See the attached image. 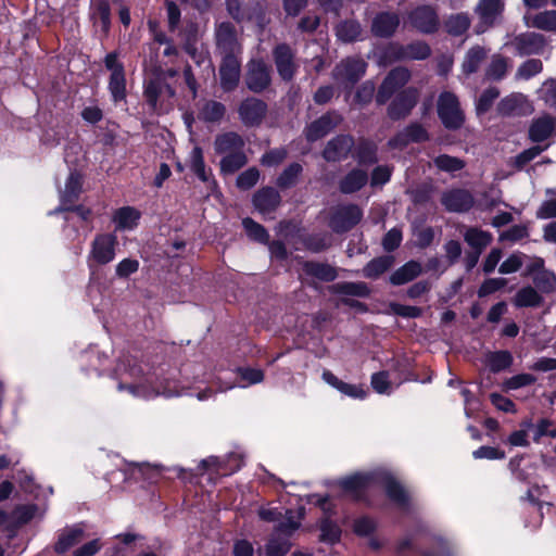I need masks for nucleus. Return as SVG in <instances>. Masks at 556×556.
I'll return each instance as SVG.
<instances>
[{
    "label": "nucleus",
    "instance_id": "obj_1",
    "mask_svg": "<svg viewBox=\"0 0 556 556\" xmlns=\"http://www.w3.org/2000/svg\"><path fill=\"white\" fill-rule=\"evenodd\" d=\"M438 114L446 128L456 129L464 123V114L455 94L443 92L438 101Z\"/></svg>",
    "mask_w": 556,
    "mask_h": 556
},
{
    "label": "nucleus",
    "instance_id": "obj_2",
    "mask_svg": "<svg viewBox=\"0 0 556 556\" xmlns=\"http://www.w3.org/2000/svg\"><path fill=\"white\" fill-rule=\"evenodd\" d=\"M117 245V239L114 235L103 233L98 235L92 243L88 255L89 266L105 265L112 262L115 257V248Z\"/></svg>",
    "mask_w": 556,
    "mask_h": 556
},
{
    "label": "nucleus",
    "instance_id": "obj_3",
    "mask_svg": "<svg viewBox=\"0 0 556 556\" xmlns=\"http://www.w3.org/2000/svg\"><path fill=\"white\" fill-rule=\"evenodd\" d=\"M410 78V73L404 67H396L392 70L383 79L378 93L377 102L386 103L400 88L405 86Z\"/></svg>",
    "mask_w": 556,
    "mask_h": 556
},
{
    "label": "nucleus",
    "instance_id": "obj_4",
    "mask_svg": "<svg viewBox=\"0 0 556 556\" xmlns=\"http://www.w3.org/2000/svg\"><path fill=\"white\" fill-rule=\"evenodd\" d=\"M410 78V73L404 67H396L392 70L383 79L378 93L377 102L386 103L400 88L405 86Z\"/></svg>",
    "mask_w": 556,
    "mask_h": 556
},
{
    "label": "nucleus",
    "instance_id": "obj_5",
    "mask_svg": "<svg viewBox=\"0 0 556 556\" xmlns=\"http://www.w3.org/2000/svg\"><path fill=\"white\" fill-rule=\"evenodd\" d=\"M366 64L361 59H346L334 70V79L343 86H352L365 74Z\"/></svg>",
    "mask_w": 556,
    "mask_h": 556
},
{
    "label": "nucleus",
    "instance_id": "obj_6",
    "mask_svg": "<svg viewBox=\"0 0 556 556\" xmlns=\"http://www.w3.org/2000/svg\"><path fill=\"white\" fill-rule=\"evenodd\" d=\"M105 66L111 71L110 90L115 101L125 98L126 81L124 67L118 62L115 53H110L105 58Z\"/></svg>",
    "mask_w": 556,
    "mask_h": 556
},
{
    "label": "nucleus",
    "instance_id": "obj_7",
    "mask_svg": "<svg viewBox=\"0 0 556 556\" xmlns=\"http://www.w3.org/2000/svg\"><path fill=\"white\" fill-rule=\"evenodd\" d=\"M419 92L416 88L409 87L400 92L389 106L388 114L392 119H400L409 114L416 105Z\"/></svg>",
    "mask_w": 556,
    "mask_h": 556
},
{
    "label": "nucleus",
    "instance_id": "obj_8",
    "mask_svg": "<svg viewBox=\"0 0 556 556\" xmlns=\"http://www.w3.org/2000/svg\"><path fill=\"white\" fill-rule=\"evenodd\" d=\"M220 84L224 90L230 91L239 83L240 62L235 54L223 55V62L219 68Z\"/></svg>",
    "mask_w": 556,
    "mask_h": 556
},
{
    "label": "nucleus",
    "instance_id": "obj_9",
    "mask_svg": "<svg viewBox=\"0 0 556 556\" xmlns=\"http://www.w3.org/2000/svg\"><path fill=\"white\" fill-rule=\"evenodd\" d=\"M497 111L501 115H525L532 112V106L522 93H511L500 101Z\"/></svg>",
    "mask_w": 556,
    "mask_h": 556
},
{
    "label": "nucleus",
    "instance_id": "obj_10",
    "mask_svg": "<svg viewBox=\"0 0 556 556\" xmlns=\"http://www.w3.org/2000/svg\"><path fill=\"white\" fill-rule=\"evenodd\" d=\"M505 46H511L520 55L540 53L544 47V39L535 33H527L516 36L513 40L507 41Z\"/></svg>",
    "mask_w": 556,
    "mask_h": 556
},
{
    "label": "nucleus",
    "instance_id": "obj_11",
    "mask_svg": "<svg viewBox=\"0 0 556 556\" xmlns=\"http://www.w3.org/2000/svg\"><path fill=\"white\" fill-rule=\"evenodd\" d=\"M239 115L247 126L258 125L266 114V104L255 98L244 100L239 106Z\"/></svg>",
    "mask_w": 556,
    "mask_h": 556
},
{
    "label": "nucleus",
    "instance_id": "obj_12",
    "mask_svg": "<svg viewBox=\"0 0 556 556\" xmlns=\"http://www.w3.org/2000/svg\"><path fill=\"white\" fill-rule=\"evenodd\" d=\"M118 389H127L132 396L143 400H151L159 395H162L164 397H173L179 395V392L176 389L169 387V382H166V384L161 389L153 388L148 383H140L127 387L121 383L118 386Z\"/></svg>",
    "mask_w": 556,
    "mask_h": 556
},
{
    "label": "nucleus",
    "instance_id": "obj_13",
    "mask_svg": "<svg viewBox=\"0 0 556 556\" xmlns=\"http://www.w3.org/2000/svg\"><path fill=\"white\" fill-rule=\"evenodd\" d=\"M216 39L222 55H237L240 52L237 33L230 23H222L218 25L216 30Z\"/></svg>",
    "mask_w": 556,
    "mask_h": 556
},
{
    "label": "nucleus",
    "instance_id": "obj_14",
    "mask_svg": "<svg viewBox=\"0 0 556 556\" xmlns=\"http://www.w3.org/2000/svg\"><path fill=\"white\" fill-rule=\"evenodd\" d=\"M270 83L269 70L267 65L260 60L252 61L249 65L247 75V85L254 92L265 89Z\"/></svg>",
    "mask_w": 556,
    "mask_h": 556
},
{
    "label": "nucleus",
    "instance_id": "obj_15",
    "mask_svg": "<svg viewBox=\"0 0 556 556\" xmlns=\"http://www.w3.org/2000/svg\"><path fill=\"white\" fill-rule=\"evenodd\" d=\"M409 20L413 26L422 33H432L439 25L434 9L428 5L414 10L409 15Z\"/></svg>",
    "mask_w": 556,
    "mask_h": 556
},
{
    "label": "nucleus",
    "instance_id": "obj_16",
    "mask_svg": "<svg viewBox=\"0 0 556 556\" xmlns=\"http://www.w3.org/2000/svg\"><path fill=\"white\" fill-rule=\"evenodd\" d=\"M556 134V118L543 115L535 118L529 128V138L533 142H543Z\"/></svg>",
    "mask_w": 556,
    "mask_h": 556
},
{
    "label": "nucleus",
    "instance_id": "obj_17",
    "mask_svg": "<svg viewBox=\"0 0 556 556\" xmlns=\"http://www.w3.org/2000/svg\"><path fill=\"white\" fill-rule=\"evenodd\" d=\"M442 204L452 212H464L473 204L471 194L465 190H451L442 195Z\"/></svg>",
    "mask_w": 556,
    "mask_h": 556
},
{
    "label": "nucleus",
    "instance_id": "obj_18",
    "mask_svg": "<svg viewBox=\"0 0 556 556\" xmlns=\"http://www.w3.org/2000/svg\"><path fill=\"white\" fill-rule=\"evenodd\" d=\"M362 212L355 205L341 208L331 219V227L336 231H345L361 220Z\"/></svg>",
    "mask_w": 556,
    "mask_h": 556
},
{
    "label": "nucleus",
    "instance_id": "obj_19",
    "mask_svg": "<svg viewBox=\"0 0 556 556\" xmlns=\"http://www.w3.org/2000/svg\"><path fill=\"white\" fill-rule=\"evenodd\" d=\"M244 148V141L236 132H225L216 137L214 141L215 152L219 155H227L242 151Z\"/></svg>",
    "mask_w": 556,
    "mask_h": 556
},
{
    "label": "nucleus",
    "instance_id": "obj_20",
    "mask_svg": "<svg viewBox=\"0 0 556 556\" xmlns=\"http://www.w3.org/2000/svg\"><path fill=\"white\" fill-rule=\"evenodd\" d=\"M323 380L346 396L361 400L366 397V391L361 386L346 383L329 370L323 372Z\"/></svg>",
    "mask_w": 556,
    "mask_h": 556
},
{
    "label": "nucleus",
    "instance_id": "obj_21",
    "mask_svg": "<svg viewBox=\"0 0 556 556\" xmlns=\"http://www.w3.org/2000/svg\"><path fill=\"white\" fill-rule=\"evenodd\" d=\"M399 24L400 18L395 13H380L372 21L371 31L378 37H389Z\"/></svg>",
    "mask_w": 556,
    "mask_h": 556
},
{
    "label": "nucleus",
    "instance_id": "obj_22",
    "mask_svg": "<svg viewBox=\"0 0 556 556\" xmlns=\"http://www.w3.org/2000/svg\"><path fill=\"white\" fill-rule=\"evenodd\" d=\"M275 61L280 76L283 79H291L294 73V63L290 49L286 46L277 47L275 50Z\"/></svg>",
    "mask_w": 556,
    "mask_h": 556
},
{
    "label": "nucleus",
    "instance_id": "obj_23",
    "mask_svg": "<svg viewBox=\"0 0 556 556\" xmlns=\"http://www.w3.org/2000/svg\"><path fill=\"white\" fill-rule=\"evenodd\" d=\"M502 0H480L477 13L485 25H492L503 11Z\"/></svg>",
    "mask_w": 556,
    "mask_h": 556
},
{
    "label": "nucleus",
    "instance_id": "obj_24",
    "mask_svg": "<svg viewBox=\"0 0 556 556\" xmlns=\"http://www.w3.org/2000/svg\"><path fill=\"white\" fill-rule=\"evenodd\" d=\"M84 538V530L78 527L66 528L59 535V540L55 544V551L58 553H65L71 547L79 543Z\"/></svg>",
    "mask_w": 556,
    "mask_h": 556
},
{
    "label": "nucleus",
    "instance_id": "obj_25",
    "mask_svg": "<svg viewBox=\"0 0 556 556\" xmlns=\"http://www.w3.org/2000/svg\"><path fill=\"white\" fill-rule=\"evenodd\" d=\"M254 205L263 214L271 212L280 201L279 194L274 189H263L254 195Z\"/></svg>",
    "mask_w": 556,
    "mask_h": 556
},
{
    "label": "nucleus",
    "instance_id": "obj_26",
    "mask_svg": "<svg viewBox=\"0 0 556 556\" xmlns=\"http://www.w3.org/2000/svg\"><path fill=\"white\" fill-rule=\"evenodd\" d=\"M352 147L350 137H339L331 140L324 151V156L328 161H337L345 156Z\"/></svg>",
    "mask_w": 556,
    "mask_h": 556
},
{
    "label": "nucleus",
    "instance_id": "obj_27",
    "mask_svg": "<svg viewBox=\"0 0 556 556\" xmlns=\"http://www.w3.org/2000/svg\"><path fill=\"white\" fill-rule=\"evenodd\" d=\"M338 123V117L331 115L321 116L319 119L309 125L306 130L307 139L311 141L317 140L327 135L333 126Z\"/></svg>",
    "mask_w": 556,
    "mask_h": 556
},
{
    "label": "nucleus",
    "instance_id": "obj_28",
    "mask_svg": "<svg viewBox=\"0 0 556 556\" xmlns=\"http://www.w3.org/2000/svg\"><path fill=\"white\" fill-rule=\"evenodd\" d=\"M368 180L367 173L362 169L350 172L340 181V190L343 193H353L359 190Z\"/></svg>",
    "mask_w": 556,
    "mask_h": 556
},
{
    "label": "nucleus",
    "instance_id": "obj_29",
    "mask_svg": "<svg viewBox=\"0 0 556 556\" xmlns=\"http://www.w3.org/2000/svg\"><path fill=\"white\" fill-rule=\"evenodd\" d=\"M140 218V213L129 206L117 210L114 214L113 220L117 229L130 230L137 226Z\"/></svg>",
    "mask_w": 556,
    "mask_h": 556
},
{
    "label": "nucleus",
    "instance_id": "obj_30",
    "mask_svg": "<svg viewBox=\"0 0 556 556\" xmlns=\"http://www.w3.org/2000/svg\"><path fill=\"white\" fill-rule=\"evenodd\" d=\"M421 273V266L417 262H408L392 274L390 280L393 285H404L416 278Z\"/></svg>",
    "mask_w": 556,
    "mask_h": 556
},
{
    "label": "nucleus",
    "instance_id": "obj_31",
    "mask_svg": "<svg viewBox=\"0 0 556 556\" xmlns=\"http://www.w3.org/2000/svg\"><path fill=\"white\" fill-rule=\"evenodd\" d=\"M509 68V59L494 54L485 70V76L489 79L501 80L505 77Z\"/></svg>",
    "mask_w": 556,
    "mask_h": 556
},
{
    "label": "nucleus",
    "instance_id": "obj_32",
    "mask_svg": "<svg viewBox=\"0 0 556 556\" xmlns=\"http://www.w3.org/2000/svg\"><path fill=\"white\" fill-rule=\"evenodd\" d=\"M488 51L482 47L471 48L465 55L463 71L466 74L475 73L485 60Z\"/></svg>",
    "mask_w": 556,
    "mask_h": 556
},
{
    "label": "nucleus",
    "instance_id": "obj_33",
    "mask_svg": "<svg viewBox=\"0 0 556 556\" xmlns=\"http://www.w3.org/2000/svg\"><path fill=\"white\" fill-rule=\"evenodd\" d=\"M372 479L374 477L370 475L357 473L342 480L340 484L346 493L358 496L359 491L367 486Z\"/></svg>",
    "mask_w": 556,
    "mask_h": 556
},
{
    "label": "nucleus",
    "instance_id": "obj_34",
    "mask_svg": "<svg viewBox=\"0 0 556 556\" xmlns=\"http://www.w3.org/2000/svg\"><path fill=\"white\" fill-rule=\"evenodd\" d=\"M465 241L473 249L481 251L492 241V235L478 228H468L464 233Z\"/></svg>",
    "mask_w": 556,
    "mask_h": 556
},
{
    "label": "nucleus",
    "instance_id": "obj_35",
    "mask_svg": "<svg viewBox=\"0 0 556 556\" xmlns=\"http://www.w3.org/2000/svg\"><path fill=\"white\" fill-rule=\"evenodd\" d=\"M83 178L80 174L74 172L67 177L65 188L61 194L63 203L73 202L76 200L81 191Z\"/></svg>",
    "mask_w": 556,
    "mask_h": 556
},
{
    "label": "nucleus",
    "instance_id": "obj_36",
    "mask_svg": "<svg viewBox=\"0 0 556 556\" xmlns=\"http://www.w3.org/2000/svg\"><path fill=\"white\" fill-rule=\"evenodd\" d=\"M163 92H167L168 96L174 94L170 87L164 86L159 77L149 79L144 88V96L153 108H155L157 99Z\"/></svg>",
    "mask_w": 556,
    "mask_h": 556
},
{
    "label": "nucleus",
    "instance_id": "obj_37",
    "mask_svg": "<svg viewBox=\"0 0 556 556\" xmlns=\"http://www.w3.org/2000/svg\"><path fill=\"white\" fill-rule=\"evenodd\" d=\"M304 271L324 281H331L337 277L336 269L327 264L305 263Z\"/></svg>",
    "mask_w": 556,
    "mask_h": 556
},
{
    "label": "nucleus",
    "instance_id": "obj_38",
    "mask_svg": "<svg viewBox=\"0 0 556 556\" xmlns=\"http://www.w3.org/2000/svg\"><path fill=\"white\" fill-rule=\"evenodd\" d=\"M427 139L426 130L419 125H412L404 132L400 134L390 144L397 147L408 143L409 141H422Z\"/></svg>",
    "mask_w": 556,
    "mask_h": 556
},
{
    "label": "nucleus",
    "instance_id": "obj_39",
    "mask_svg": "<svg viewBox=\"0 0 556 556\" xmlns=\"http://www.w3.org/2000/svg\"><path fill=\"white\" fill-rule=\"evenodd\" d=\"M337 37L344 42L358 39L362 35V27L357 22L346 21L337 26Z\"/></svg>",
    "mask_w": 556,
    "mask_h": 556
},
{
    "label": "nucleus",
    "instance_id": "obj_40",
    "mask_svg": "<svg viewBox=\"0 0 556 556\" xmlns=\"http://www.w3.org/2000/svg\"><path fill=\"white\" fill-rule=\"evenodd\" d=\"M247 163V156L242 151L223 155L220 160V169L224 174H232Z\"/></svg>",
    "mask_w": 556,
    "mask_h": 556
},
{
    "label": "nucleus",
    "instance_id": "obj_41",
    "mask_svg": "<svg viewBox=\"0 0 556 556\" xmlns=\"http://www.w3.org/2000/svg\"><path fill=\"white\" fill-rule=\"evenodd\" d=\"M430 54V49L425 42L410 43L405 48H401L396 53L399 59L422 60Z\"/></svg>",
    "mask_w": 556,
    "mask_h": 556
},
{
    "label": "nucleus",
    "instance_id": "obj_42",
    "mask_svg": "<svg viewBox=\"0 0 556 556\" xmlns=\"http://www.w3.org/2000/svg\"><path fill=\"white\" fill-rule=\"evenodd\" d=\"M542 302V298L531 287L522 288L514 298V304L518 307L538 306Z\"/></svg>",
    "mask_w": 556,
    "mask_h": 556
},
{
    "label": "nucleus",
    "instance_id": "obj_43",
    "mask_svg": "<svg viewBox=\"0 0 556 556\" xmlns=\"http://www.w3.org/2000/svg\"><path fill=\"white\" fill-rule=\"evenodd\" d=\"M546 199L541 203L535 215L539 219L556 217V189H546Z\"/></svg>",
    "mask_w": 556,
    "mask_h": 556
},
{
    "label": "nucleus",
    "instance_id": "obj_44",
    "mask_svg": "<svg viewBox=\"0 0 556 556\" xmlns=\"http://www.w3.org/2000/svg\"><path fill=\"white\" fill-rule=\"evenodd\" d=\"M391 256H382L372 260L364 268V276L367 278H376L392 266Z\"/></svg>",
    "mask_w": 556,
    "mask_h": 556
},
{
    "label": "nucleus",
    "instance_id": "obj_45",
    "mask_svg": "<svg viewBox=\"0 0 556 556\" xmlns=\"http://www.w3.org/2000/svg\"><path fill=\"white\" fill-rule=\"evenodd\" d=\"M543 64L540 60L530 59L523 62L516 71L515 78L518 80H528L542 72Z\"/></svg>",
    "mask_w": 556,
    "mask_h": 556
},
{
    "label": "nucleus",
    "instance_id": "obj_46",
    "mask_svg": "<svg viewBox=\"0 0 556 556\" xmlns=\"http://www.w3.org/2000/svg\"><path fill=\"white\" fill-rule=\"evenodd\" d=\"M225 114V106L215 101L206 102L200 113L199 117L206 122H217L219 121Z\"/></svg>",
    "mask_w": 556,
    "mask_h": 556
},
{
    "label": "nucleus",
    "instance_id": "obj_47",
    "mask_svg": "<svg viewBox=\"0 0 556 556\" xmlns=\"http://www.w3.org/2000/svg\"><path fill=\"white\" fill-rule=\"evenodd\" d=\"M381 479L384 482V488L389 497L400 504H404L407 495L403 488L388 475L382 476Z\"/></svg>",
    "mask_w": 556,
    "mask_h": 556
},
{
    "label": "nucleus",
    "instance_id": "obj_48",
    "mask_svg": "<svg viewBox=\"0 0 556 556\" xmlns=\"http://www.w3.org/2000/svg\"><path fill=\"white\" fill-rule=\"evenodd\" d=\"M533 280L536 287L543 292L549 293L556 290V276L552 271L545 269L539 270Z\"/></svg>",
    "mask_w": 556,
    "mask_h": 556
},
{
    "label": "nucleus",
    "instance_id": "obj_49",
    "mask_svg": "<svg viewBox=\"0 0 556 556\" xmlns=\"http://www.w3.org/2000/svg\"><path fill=\"white\" fill-rule=\"evenodd\" d=\"M486 363L492 371H501L511 364V355L505 351L491 353L486 357Z\"/></svg>",
    "mask_w": 556,
    "mask_h": 556
},
{
    "label": "nucleus",
    "instance_id": "obj_50",
    "mask_svg": "<svg viewBox=\"0 0 556 556\" xmlns=\"http://www.w3.org/2000/svg\"><path fill=\"white\" fill-rule=\"evenodd\" d=\"M533 26L544 30H556V11L539 13L533 18Z\"/></svg>",
    "mask_w": 556,
    "mask_h": 556
},
{
    "label": "nucleus",
    "instance_id": "obj_51",
    "mask_svg": "<svg viewBox=\"0 0 556 556\" xmlns=\"http://www.w3.org/2000/svg\"><path fill=\"white\" fill-rule=\"evenodd\" d=\"M470 20L466 14H456L448 18L447 29L451 34L460 35L468 29Z\"/></svg>",
    "mask_w": 556,
    "mask_h": 556
},
{
    "label": "nucleus",
    "instance_id": "obj_52",
    "mask_svg": "<svg viewBox=\"0 0 556 556\" xmlns=\"http://www.w3.org/2000/svg\"><path fill=\"white\" fill-rule=\"evenodd\" d=\"M371 387L379 394H390L392 391V383L389 375L386 371H380L371 376Z\"/></svg>",
    "mask_w": 556,
    "mask_h": 556
},
{
    "label": "nucleus",
    "instance_id": "obj_53",
    "mask_svg": "<svg viewBox=\"0 0 556 556\" xmlns=\"http://www.w3.org/2000/svg\"><path fill=\"white\" fill-rule=\"evenodd\" d=\"M242 224H243V227H244L248 236L251 239L260 241V242H267L268 235H267L266 230L260 224L255 223L254 220H252L250 218L243 219Z\"/></svg>",
    "mask_w": 556,
    "mask_h": 556
},
{
    "label": "nucleus",
    "instance_id": "obj_54",
    "mask_svg": "<svg viewBox=\"0 0 556 556\" xmlns=\"http://www.w3.org/2000/svg\"><path fill=\"white\" fill-rule=\"evenodd\" d=\"M190 166L191 169L202 180H206L205 166L202 155V150L199 147H194L190 153Z\"/></svg>",
    "mask_w": 556,
    "mask_h": 556
},
{
    "label": "nucleus",
    "instance_id": "obj_55",
    "mask_svg": "<svg viewBox=\"0 0 556 556\" xmlns=\"http://www.w3.org/2000/svg\"><path fill=\"white\" fill-rule=\"evenodd\" d=\"M258 178L260 172L255 167H251L238 176L237 186L240 189L248 190L256 185Z\"/></svg>",
    "mask_w": 556,
    "mask_h": 556
},
{
    "label": "nucleus",
    "instance_id": "obj_56",
    "mask_svg": "<svg viewBox=\"0 0 556 556\" xmlns=\"http://www.w3.org/2000/svg\"><path fill=\"white\" fill-rule=\"evenodd\" d=\"M438 168L445 172H456L464 167L462 160L450 155H440L434 160Z\"/></svg>",
    "mask_w": 556,
    "mask_h": 556
},
{
    "label": "nucleus",
    "instance_id": "obj_57",
    "mask_svg": "<svg viewBox=\"0 0 556 556\" xmlns=\"http://www.w3.org/2000/svg\"><path fill=\"white\" fill-rule=\"evenodd\" d=\"M528 228L526 225H515L510 227L508 230L502 232L500 235L501 241H509L511 243L517 242L526 237H528Z\"/></svg>",
    "mask_w": 556,
    "mask_h": 556
},
{
    "label": "nucleus",
    "instance_id": "obj_58",
    "mask_svg": "<svg viewBox=\"0 0 556 556\" xmlns=\"http://www.w3.org/2000/svg\"><path fill=\"white\" fill-rule=\"evenodd\" d=\"M290 548L287 540L273 538L266 545V556H285Z\"/></svg>",
    "mask_w": 556,
    "mask_h": 556
},
{
    "label": "nucleus",
    "instance_id": "obj_59",
    "mask_svg": "<svg viewBox=\"0 0 556 556\" xmlns=\"http://www.w3.org/2000/svg\"><path fill=\"white\" fill-rule=\"evenodd\" d=\"M498 96H500V91L496 88H489V89L484 90L477 102V111L479 113L486 112L491 108L493 101Z\"/></svg>",
    "mask_w": 556,
    "mask_h": 556
},
{
    "label": "nucleus",
    "instance_id": "obj_60",
    "mask_svg": "<svg viewBox=\"0 0 556 556\" xmlns=\"http://www.w3.org/2000/svg\"><path fill=\"white\" fill-rule=\"evenodd\" d=\"M286 514V521L280 522L276 529L277 533L279 534H290L291 532L295 531L300 526V519L302 516L301 513L298 514L296 518L289 510H287Z\"/></svg>",
    "mask_w": 556,
    "mask_h": 556
},
{
    "label": "nucleus",
    "instance_id": "obj_61",
    "mask_svg": "<svg viewBox=\"0 0 556 556\" xmlns=\"http://www.w3.org/2000/svg\"><path fill=\"white\" fill-rule=\"evenodd\" d=\"M542 99L549 106L556 108V80L548 79L544 81L540 89Z\"/></svg>",
    "mask_w": 556,
    "mask_h": 556
},
{
    "label": "nucleus",
    "instance_id": "obj_62",
    "mask_svg": "<svg viewBox=\"0 0 556 556\" xmlns=\"http://www.w3.org/2000/svg\"><path fill=\"white\" fill-rule=\"evenodd\" d=\"M96 21L101 23V26L104 31L109 29L110 26V7L105 1H99L96 7V11L93 14Z\"/></svg>",
    "mask_w": 556,
    "mask_h": 556
},
{
    "label": "nucleus",
    "instance_id": "obj_63",
    "mask_svg": "<svg viewBox=\"0 0 556 556\" xmlns=\"http://www.w3.org/2000/svg\"><path fill=\"white\" fill-rule=\"evenodd\" d=\"M302 170L301 165L292 164L290 165L279 177L278 184L281 187H289L294 184L295 179L300 175Z\"/></svg>",
    "mask_w": 556,
    "mask_h": 556
},
{
    "label": "nucleus",
    "instance_id": "obj_64",
    "mask_svg": "<svg viewBox=\"0 0 556 556\" xmlns=\"http://www.w3.org/2000/svg\"><path fill=\"white\" fill-rule=\"evenodd\" d=\"M336 288L345 294L365 296L368 294V288L365 283L362 282H346L342 285H337Z\"/></svg>",
    "mask_w": 556,
    "mask_h": 556
}]
</instances>
